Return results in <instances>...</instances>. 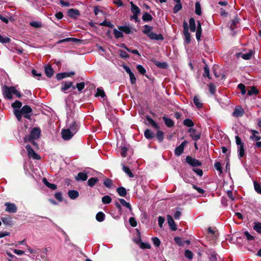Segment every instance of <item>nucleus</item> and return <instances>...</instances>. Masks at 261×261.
<instances>
[{"label": "nucleus", "mask_w": 261, "mask_h": 261, "mask_svg": "<svg viewBox=\"0 0 261 261\" xmlns=\"http://www.w3.org/2000/svg\"><path fill=\"white\" fill-rule=\"evenodd\" d=\"M32 113V108L28 105H25L19 111H15V116L18 121H21L22 116L28 119H30Z\"/></svg>", "instance_id": "1"}, {"label": "nucleus", "mask_w": 261, "mask_h": 261, "mask_svg": "<svg viewBox=\"0 0 261 261\" xmlns=\"http://www.w3.org/2000/svg\"><path fill=\"white\" fill-rule=\"evenodd\" d=\"M73 114L70 111V110H67V126H68V129H70L71 131L73 132V129L75 130V134L77 132L79 129V124L77 122L73 120Z\"/></svg>", "instance_id": "2"}, {"label": "nucleus", "mask_w": 261, "mask_h": 261, "mask_svg": "<svg viewBox=\"0 0 261 261\" xmlns=\"http://www.w3.org/2000/svg\"><path fill=\"white\" fill-rule=\"evenodd\" d=\"M40 134L41 129L38 127H34L32 129L30 135L24 138V141L27 142V141L37 139L40 137Z\"/></svg>", "instance_id": "3"}, {"label": "nucleus", "mask_w": 261, "mask_h": 261, "mask_svg": "<svg viewBox=\"0 0 261 261\" xmlns=\"http://www.w3.org/2000/svg\"><path fill=\"white\" fill-rule=\"evenodd\" d=\"M14 90V87L4 86L3 89L4 96L7 99H11L12 98V94H13Z\"/></svg>", "instance_id": "4"}, {"label": "nucleus", "mask_w": 261, "mask_h": 261, "mask_svg": "<svg viewBox=\"0 0 261 261\" xmlns=\"http://www.w3.org/2000/svg\"><path fill=\"white\" fill-rule=\"evenodd\" d=\"M184 31L183 33L185 38V41L187 43H189L191 41V35L189 32V27L186 21L183 23Z\"/></svg>", "instance_id": "5"}, {"label": "nucleus", "mask_w": 261, "mask_h": 261, "mask_svg": "<svg viewBox=\"0 0 261 261\" xmlns=\"http://www.w3.org/2000/svg\"><path fill=\"white\" fill-rule=\"evenodd\" d=\"M75 130L73 129V132L71 131L70 129H64L62 130V138L64 140H68L70 139L75 134Z\"/></svg>", "instance_id": "6"}, {"label": "nucleus", "mask_w": 261, "mask_h": 261, "mask_svg": "<svg viewBox=\"0 0 261 261\" xmlns=\"http://www.w3.org/2000/svg\"><path fill=\"white\" fill-rule=\"evenodd\" d=\"M25 147L28 152V155L30 158H32L35 160H39L40 159L39 155L34 151L30 145H27Z\"/></svg>", "instance_id": "7"}, {"label": "nucleus", "mask_w": 261, "mask_h": 261, "mask_svg": "<svg viewBox=\"0 0 261 261\" xmlns=\"http://www.w3.org/2000/svg\"><path fill=\"white\" fill-rule=\"evenodd\" d=\"M186 161L188 164L192 167H197L201 165V163L199 161L190 156H187Z\"/></svg>", "instance_id": "8"}, {"label": "nucleus", "mask_w": 261, "mask_h": 261, "mask_svg": "<svg viewBox=\"0 0 261 261\" xmlns=\"http://www.w3.org/2000/svg\"><path fill=\"white\" fill-rule=\"evenodd\" d=\"M5 205L6 206L5 211L9 213H15L17 211V207L14 203L6 202Z\"/></svg>", "instance_id": "9"}, {"label": "nucleus", "mask_w": 261, "mask_h": 261, "mask_svg": "<svg viewBox=\"0 0 261 261\" xmlns=\"http://www.w3.org/2000/svg\"><path fill=\"white\" fill-rule=\"evenodd\" d=\"M62 86L61 87V91L66 93L67 90L70 88H72L73 90L75 89V86L73 85V83L71 82H65L62 84Z\"/></svg>", "instance_id": "10"}, {"label": "nucleus", "mask_w": 261, "mask_h": 261, "mask_svg": "<svg viewBox=\"0 0 261 261\" xmlns=\"http://www.w3.org/2000/svg\"><path fill=\"white\" fill-rule=\"evenodd\" d=\"M188 132L190 133V137L194 141H197L200 139L201 134L200 133L197 132L195 129L193 128H190L188 130Z\"/></svg>", "instance_id": "11"}, {"label": "nucleus", "mask_w": 261, "mask_h": 261, "mask_svg": "<svg viewBox=\"0 0 261 261\" xmlns=\"http://www.w3.org/2000/svg\"><path fill=\"white\" fill-rule=\"evenodd\" d=\"M187 143L188 142L187 141H185L182 142L179 146L176 147L174 150V153L176 156H180L182 153L185 146Z\"/></svg>", "instance_id": "12"}, {"label": "nucleus", "mask_w": 261, "mask_h": 261, "mask_svg": "<svg viewBox=\"0 0 261 261\" xmlns=\"http://www.w3.org/2000/svg\"><path fill=\"white\" fill-rule=\"evenodd\" d=\"M244 114V110L240 106H237L235 108L232 115L235 117H240L242 116Z\"/></svg>", "instance_id": "13"}, {"label": "nucleus", "mask_w": 261, "mask_h": 261, "mask_svg": "<svg viewBox=\"0 0 261 261\" xmlns=\"http://www.w3.org/2000/svg\"><path fill=\"white\" fill-rule=\"evenodd\" d=\"M74 74L75 72L74 71H71L69 72L59 73L56 75V78L58 80H61L65 77L74 75Z\"/></svg>", "instance_id": "14"}, {"label": "nucleus", "mask_w": 261, "mask_h": 261, "mask_svg": "<svg viewBox=\"0 0 261 261\" xmlns=\"http://www.w3.org/2000/svg\"><path fill=\"white\" fill-rule=\"evenodd\" d=\"M147 36L152 40H163L164 39L162 34H157L153 32L149 33Z\"/></svg>", "instance_id": "15"}, {"label": "nucleus", "mask_w": 261, "mask_h": 261, "mask_svg": "<svg viewBox=\"0 0 261 261\" xmlns=\"http://www.w3.org/2000/svg\"><path fill=\"white\" fill-rule=\"evenodd\" d=\"M167 220L170 229L173 231H175L177 229V227L173 218L171 216L168 215Z\"/></svg>", "instance_id": "16"}, {"label": "nucleus", "mask_w": 261, "mask_h": 261, "mask_svg": "<svg viewBox=\"0 0 261 261\" xmlns=\"http://www.w3.org/2000/svg\"><path fill=\"white\" fill-rule=\"evenodd\" d=\"M68 15L70 17L76 18L80 15V12L77 9H70L68 12Z\"/></svg>", "instance_id": "17"}, {"label": "nucleus", "mask_w": 261, "mask_h": 261, "mask_svg": "<svg viewBox=\"0 0 261 261\" xmlns=\"http://www.w3.org/2000/svg\"><path fill=\"white\" fill-rule=\"evenodd\" d=\"M193 102L196 107L198 109L202 108L203 104L201 102V99L198 95H195L193 98Z\"/></svg>", "instance_id": "18"}, {"label": "nucleus", "mask_w": 261, "mask_h": 261, "mask_svg": "<svg viewBox=\"0 0 261 261\" xmlns=\"http://www.w3.org/2000/svg\"><path fill=\"white\" fill-rule=\"evenodd\" d=\"M118 29L126 34H130L133 32L132 31L133 29L127 25L119 26L118 27Z\"/></svg>", "instance_id": "19"}, {"label": "nucleus", "mask_w": 261, "mask_h": 261, "mask_svg": "<svg viewBox=\"0 0 261 261\" xmlns=\"http://www.w3.org/2000/svg\"><path fill=\"white\" fill-rule=\"evenodd\" d=\"M88 175L86 173L80 172L75 177L76 181H86L87 179Z\"/></svg>", "instance_id": "20"}, {"label": "nucleus", "mask_w": 261, "mask_h": 261, "mask_svg": "<svg viewBox=\"0 0 261 261\" xmlns=\"http://www.w3.org/2000/svg\"><path fill=\"white\" fill-rule=\"evenodd\" d=\"M11 106L13 109V113L15 115V111H19L21 109L22 103L18 100H16L14 102L12 103Z\"/></svg>", "instance_id": "21"}, {"label": "nucleus", "mask_w": 261, "mask_h": 261, "mask_svg": "<svg viewBox=\"0 0 261 261\" xmlns=\"http://www.w3.org/2000/svg\"><path fill=\"white\" fill-rule=\"evenodd\" d=\"M252 135L250 137V139L253 141H259L261 137L257 135L258 134V132L255 130H251Z\"/></svg>", "instance_id": "22"}, {"label": "nucleus", "mask_w": 261, "mask_h": 261, "mask_svg": "<svg viewBox=\"0 0 261 261\" xmlns=\"http://www.w3.org/2000/svg\"><path fill=\"white\" fill-rule=\"evenodd\" d=\"M44 69L45 74L47 77H50L51 76H53L54 74V70L51 68V66L48 65L45 66Z\"/></svg>", "instance_id": "23"}, {"label": "nucleus", "mask_w": 261, "mask_h": 261, "mask_svg": "<svg viewBox=\"0 0 261 261\" xmlns=\"http://www.w3.org/2000/svg\"><path fill=\"white\" fill-rule=\"evenodd\" d=\"M68 195L71 199H75L79 197V193L77 191L72 190L68 191Z\"/></svg>", "instance_id": "24"}, {"label": "nucleus", "mask_w": 261, "mask_h": 261, "mask_svg": "<svg viewBox=\"0 0 261 261\" xmlns=\"http://www.w3.org/2000/svg\"><path fill=\"white\" fill-rule=\"evenodd\" d=\"M130 4L131 5V11L133 14H139L140 13V8L135 5L133 2H131Z\"/></svg>", "instance_id": "25"}, {"label": "nucleus", "mask_w": 261, "mask_h": 261, "mask_svg": "<svg viewBox=\"0 0 261 261\" xmlns=\"http://www.w3.org/2000/svg\"><path fill=\"white\" fill-rule=\"evenodd\" d=\"M43 182L44 184V185L47 187L48 188L51 189V190H56L57 188V186L54 184H51L49 182L47 179L45 178H43L42 179Z\"/></svg>", "instance_id": "26"}, {"label": "nucleus", "mask_w": 261, "mask_h": 261, "mask_svg": "<svg viewBox=\"0 0 261 261\" xmlns=\"http://www.w3.org/2000/svg\"><path fill=\"white\" fill-rule=\"evenodd\" d=\"M163 119L166 125L168 127H171L174 125V122L170 118H168L166 116H164L163 117Z\"/></svg>", "instance_id": "27"}, {"label": "nucleus", "mask_w": 261, "mask_h": 261, "mask_svg": "<svg viewBox=\"0 0 261 261\" xmlns=\"http://www.w3.org/2000/svg\"><path fill=\"white\" fill-rule=\"evenodd\" d=\"M189 28L191 32H195L196 31V24L195 20L193 18L191 17L189 19Z\"/></svg>", "instance_id": "28"}, {"label": "nucleus", "mask_w": 261, "mask_h": 261, "mask_svg": "<svg viewBox=\"0 0 261 261\" xmlns=\"http://www.w3.org/2000/svg\"><path fill=\"white\" fill-rule=\"evenodd\" d=\"M201 33H202V29H201V24L198 21L197 29L196 30V38L198 41H199L200 40Z\"/></svg>", "instance_id": "29"}, {"label": "nucleus", "mask_w": 261, "mask_h": 261, "mask_svg": "<svg viewBox=\"0 0 261 261\" xmlns=\"http://www.w3.org/2000/svg\"><path fill=\"white\" fill-rule=\"evenodd\" d=\"M117 192L121 197H125L127 194L126 189L123 187H118L117 189Z\"/></svg>", "instance_id": "30"}, {"label": "nucleus", "mask_w": 261, "mask_h": 261, "mask_svg": "<svg viewBox=\"0 0 261 261\" xmlns=\"http://www.w3.org/2000/svg\"><path fill=\"white\" fill-rule=\"evenodd\" d=\"M98 181V178L92 177L88 179L87 184L89 186L93 187Z\"/></svg>", "instance_id": "31"}, {"label": "nucleus", "mask_w": 261, "mask_h": 261, "mask_svg": "<svg viewBox=\"0 0 261 261\" xmlns=\"http://www.w3.org/2000/svg\"><path fill=\"white\" fill-rule=\"evenodd\" d=\"M238 57H242L243 59L245 60H249L251 58L252 56V54L251 53H248L246 54H242L241 53H238L237 54Z\"/></svg>", "instance_id": "32"}, {"label": "nucleus", "mask_w": 261, "mask_h": 261, "mask_svg": "<svg viewBox=\"0 0 261 261\" xmlns=\"http://www.w3.org/2000/svg\"><path fill=\"white\" fill-rule=\"evenodd\" d=\"M154 134L152 133L151 130L149 129H147L145 130L144 132V136L147 139H151L154 137Z\"/></svg>", "instance_id": "33"}, {"label": "nucleus", "mask_w": 261, "mask_h": 261, "mask_svg": "<svg viewBox=\"0 0 261 261\" xmlns=\"http://www.w3.org/2000/svg\"><path fill=\"white\" fill-rule=\"evenodd\" d=\"M122 170L125 173H126L127 174V175L129 177L132 178L134 176L133 173L131 172L130 169L128 167L123 165H122Z\"/></svg>", "instance_id": "34"}, {"label": "nucleus", "mask_w": 261, "mask_h": 261, "mask_svg": "<svg viewBox=\"0 0 261 261\" xmlns=\"http://www.w3.org/2000/svg\"><path fill=\"white\" fill-rule=\"evenodd\" d=\"M253 225V229L257 232L261 233V223L258 222H254Z\"/></svg>", "instance_id": "35"}, {"label": "nucleus", "mask_w": 261, "mask_h": 261, "mask_svg": "<svg viewBox=\"0 0 261 261\" xmlns=\"http://www.w3.org/2000/svg\"><path fill=\"white\" fill-rule=\"evenodd\" d=\"M147 120L148 123H149L153 128L157 129L159 128V125L151 118L147 117Z\"/></svg>", "instance_id": "36"}, {"label": "nucleus", "mask_w": 261, "mask_h": 261, "mask_svg": "<svg viewBox=\"0 0 261 261\" xmlns=\"http://www.w3.org/2000/svg\"><path fill=\"white\" fill-rule=\"evenodd\" d=\"M142 19L144 21H149L152 19V17L148 13L145 12L142 16Z\"/></svg>", "instance_id": "37"}, {"label": "nucleus", "mask_w": 261, "mask_h": 261, "mask_svg": "<svg viewBox=\"0 0 261 261\" xmlns=\"http://www.w3.org/2000/svg\"><path fill=\"white\" fill-rule=\"evenodd\" d=\"M105 215L102 212H98L96 216V219L98 222H102L104 220Z\"/></svg>", "instance_id": "38"}, {"label": "nucleus", "mask_w": 261, "mask_h": 261, "mask_svg": "<svg viewBox=\"0 0 261 261\" xmlns=\"http://www.w3.org/2000/svg\"><path fill=\"white\" fill-rule=\"evenodd\" d=\"M119 200L122 205L129 208L130 211H132V206L129 203L126 202L123 199H119Z\"/></svg>", "instance_id": "39"}, {"label": "nucleus", "mask_w": 261, "mask_h": 261, "mask_svg": "<svg viewBox=\"0 0 261 261\" xmlns=\"http://www.w3.org/2000/svg\"><path fill=\"white\" fill-rule=\"evenodd\" d=\"M113 33L114 36L116 39L122 38L123 37V34L122 31H118L116 29H114Z\"/></svg>", "instance_id": "40"}, {"label": "nucleus", "mask_w": 261, "mask_h": 261, "mask_svg": "<svg viewBox=\"0 0 261 261\" xmlns=\"http://www.w3.org/2000/svg\"><path fill=\"white\" fill-rule=\"evenodd\" d=\"M254 188L255 191L258 193L261 194V185L260 184L256 181H253Z\"/></svg>", "instance_id": "41"}, {"label": "nucleus", "mask_w": 261, "mask_h": 261, "mask_svg": "<svg viewBox=\"0 0 261 261\" xmlns=\"http://www.w3.org/2000/svg\"><path fill=\"white\" fill-rule=\"evenodd\" d=\"M176 4L173 8V12L174 13H177L179 11H180L182 9V5L181 2H176Z\"/></svg>", "instance_id": "42"}, {"label": "nucleus", "mask_w": 261, "mask_h": 261, "mask_svg": "<svg viewBox=\"0 0 261 261\" xmlns=\"http://www.w3.org/2000/svg\"><path fill=\"white\" fill-rule=\"evenodd\" d=\"M152 30V27H150L148 25H145L144 27V30L143 31V32L148 36V34H149V33L151 32Z\"/></svg>", "instance_id": "43"}, {"label": "nucleus", "mask_w": 261, "mask_h": 261, "mask_svg": "<svg viewBox=\"0 0 261 261\" xmlns=\"http://www.w3.org/2000/svg\"><path fill=\"white\" fill-rule=\"evenodd\" d=\"M238 152H239V156L240 158H243L244 157L245 155V150L244 148L243 145H241L238 146Z\"/></svg>", "instance_id": "44"}, {"label": "nucleus", "mask_w": 261, "mask_h": 261, "mask_svg": "<svg viewBox=\"0 0 261 261\" xmlns=\"http://www.w3.org/2000/svg\"><path fill=\"white\" fill-rule=\"evenodd\" d=\"M95 96L96 97L100 96L101 97H104L105 96V93L104 91L102 89L98 88L97 89V92L95 94Z\"/></svg>", "instance_id": "45"}, {"label": "nucleus", "mask_w": 261, "mask_h": 261, "mask_svg": "<svg viewBox=\"0 0 261 261\" xmlns=\"http://www.w3.org/2000/svg\"><path fill=\"white\" fill-rule=\"evenodd\" d=\"M183 124L187 126L191 127L194 126V123L190 119H185L183 122Z\"/></svg>", "instance_id": "46"}, {"label": "nucleus", "mask_w": 261, "mask_h": 261, "mask_svg": "<svg viewBox=\"0 0 261 261\" xmlns=\"http://www.w3.org/2000/svg\"><path fill=\"white\" fill-rule=\"evenodd\" d=\"M203 76L204 77H207L209 79H211L210 75V69L207 65H206L204 67Z\"/></svg>", "instance_id": "47"}, {"label": "nucleus", "mask_w": 261, "mask_h": 261, "mask_svg": "<svg viewBox=\"0 0 261 261\" xmlns=\"http://www.w3.org/2000/svg\"><path fill=\"white\" fill-rule=\"evenodd\" d=\"M100 25L102 26H106L110 28H113L114 27V25L110 21H108L106 19L100 23Z\"/></svg>", "instance_id": "48"}, {"label": "nucleus", "mask_w": 261, "mask_h": 261, "mask_svg": "<svg viewBox=\"0 0 261 261\" xmlns=\"http://www.w3.org/2000/svg\"><path fill=\"white\" fill-rule=\"evenodd\" d=\"M111 201V198L109 196H105L102 198V202L103 204H109Z\"/></svg>", "instance_id": "49"}, {"label": "nucleus", "mask_w": 261, "mask_h": 261, "mask_svg": "<svg viewBox=\"0 0 261 261\" xmlns=\"http://www.w3.org/2000/svg\"><path fill=\"white\" fill-rule=\"evenodd\" d=\"M156 138L160 142H162L164 138L163 132L161 130H158L156 133Z\"/></svg>", "instance_id": "50"}, {"label": "nucleus", "mask_w": 261, "mask_h": 261, "mask_svg": "<svg viewBox=\"0 0 261 261\" xmlns=\"http://www.w3.org/2000/svg\"><path fill=\"white\" fill-rule=\"evenodd\" d=\"M195 13L198 15H200L201 14V6L198 2H196L195 4Z\"/></svg>", "instance_id": "51"}, {"label": "nucleus", "mask_w": 261, "mask_h": 261, "mask_svg": "<svg viewBox=\"0 0 261 261\" xmlns=\"http://www.w3.org/2000/svg\"><path fill=\"white\" fill-rule=\"evenodd\" d=\"M77 41V39L74 38H66L64 39L60 40L58 43H61L65 42H69V41H73L75 42Z\"/></svg>", "instance_id": "52"}, {"label": "nucleus", "mask_w": 261, "mask_h": 261, "mask_svg": "<svg viewBox=\"0 0 261 261\" xmlns=\"http://www.w3.org/2000/svg\"><path fill=\"white\" fill-rule=\"evenodd\" d=\"M258 92L257 89H256L254 87H251V89L248 91L247 94L248 95H251L252 94H256Z\"/></svg>", "instance_id": "53"}, {"label": "nucleus", "mask_w": 261, "mask_h": 261, "mask_svg": "<svg viewBox=\"0 0 261 261\" xmlns=\"http://www.w3.org/2000/svg\"><path fill=\"white\" fill-rule=\"evenodd\" d=\"M137 69L139 72L141 74L144 75L146 73L145 69L141 65H138L137 66Z\"/></svg>", "instance_id": "54"}, {"label": "nucleus", "mask_w": 261, "mask_h": 261, "mask_svg": "<svg viewBox=\"0 0 261 261\" xmlns=\"http://www.w3.org/2000/svg\"><path fill=\"white\" fill-rule=\"evenodd\" d=\"M128 151V149L125 146H122L121 148V155L123 158H125L126 156V153Z\"/></svg>", "instance_id": "55"}, {"label": "nucleus", "mask_w": 261, "mask_h": 261, "mask_svg": "<svg viewBox=\"0 0 261 261\" xmlns=\"http://www.w3.org/2000/svg\"><path fill=\"white\" fill-rule=\"evenodd\" d=\"M10 39L7 37H4L0 35V42L3 43H9L10 42Z\"/></svg>", "instance_id": "56"}, {"label": "nucleus", "mask_w": 261, "mask_h": 261, "mask_svg": "<svg viewBox=\"0 0 261 261\" xmlns=\"http://www.w3.org/2000/svg\"><path fill=\"white\" fill-rule=\"evenodd\" d=\"M152 241L153 245L155 247H159V246L160 245L161 242L158 238H156V237L152 238Z\"/></svg>", "instance_id": "57"}, {"label": "nucleus", "mask_w": 261, "mask_h": 261, "mask_svg": "<svg viewBox=\"0 0 261 261\" xmlns=\"http://www.w3.org/2000/svg\"><path fill=\"white\" fill-rule=\"evenodd\" d=\"M103 184L106 187L110 188L112 186L113 182L111 179L107 178L105 180Z\"/></svg>", "instance_id": "58"}, {"label": "nucleus", "mask_w": 261, "mask_h": 261, "mask_svg": "<svg viewBox=\"0 0 261 261\" xmlns=\"http://www.w3.org/2000/svg\"><path fill=\"white\" fill-rule=\"evenodd\" d=\"M192 187L195 189L198 193H199L201 195H202L204 193V190L202 189H201L200 187H197L195 185H192Z\"/></svg>", "instance_id": "59"}, {"label": "nucleus", "mask_w": 261, "mask_h": 261, "mask_svg": "<svg viewBox=\"0 0 261 261\" xmlns=\"http://www.w3.org/2000/svg\"><path fill=\"white\" fill-rule=\"evenodd\" d=\"M174 240L175 242H176V243L177 244H178L179 246H184V243L181 240L180 238H179L178 237H176L174 238Z\"/></svg>", "instance_id": "60"}, {"label": "nucleus", "mask_w": 261, "mask_h": 261, "mask_svg": "<svg viewBox=\"0 0 261 261\" xmlns=\"http://www.w3.org/2000/svg\"><path fill=\"white\" fill-rule=\"evenodd\" d=\"M185 256L189 259L193 258V253L189 250H186L185 253Z\"/></svg>", "instance_id": "61"}, {"label": "nucleus", "mask_w": 261, "mask_h": 261, "mask_svg": "<svg viewBox=\"0 0 261 261\" xmlns=\"http://www.w3.org/2000/svg\"><path fill=\"white\" fill-rule=\"evenodd\" d=\"M214 167L217 170L219 171L220 173L222 172V169L221 167V164L220 162H216L214 164Z\"/></svg>", "instance_id": "62"}, {"label": "nucleus", "mask_w": 261, "mask_h": 261, "mask_svg": "<svg viewBox=\"0 0 261 261\" xmlns=\"http://www.w3.org/2000/svg\"><path fill=\"white\" fill-rule=\"evenodd\" d=\"M238 87L241 90L242 94H245L246 93V88L244 85L243 84H240L238 85Z\"/></svg>", "instance_id": "63"}, {"label": "nucleus", "mask_w": 261, "mask_h": 261, "mask_svg": "<svg viewBox=\"0 0 261 261\" xmlns=\"http://www.w3.org/2000/svg\"><path fill=\"white\" fill-rule=\"evenodd\" d=\"M77 88L79 91H81L85 87V83L83 82H81L80 83H77L75 88Z\"/></svg>", "instance_id": "64"}]
</instances>
